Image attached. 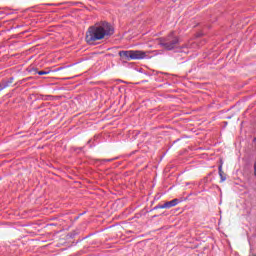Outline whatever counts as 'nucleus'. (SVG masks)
<instances>
[{
	"mask_svg": "<svg viewBox=\"0 0 256 256\" xmlns=\"http://www.w3.org/2000/svg\"><path fill=\"white\" fill-rule=\"evenodd\" d=\"M113 26L107 22H102L94 26H90L86 32V42L88 45H94L95 41H101L109 35H113Z\"/></svg>",
	"mask_w": 256,
	"mask_h": 256,
	"instance_id": "1",
	"label": "nucleus"
},
{
	"mask_svg": "<svg viewBox=\"0 0 256 256\" xmlns=\"http://www.w3.org/2000/svg\"><path fill=\"white\" fill-rule=\"evenodd\" d=\"M158 45H161V47L166 51H173V49H177V47H179V37L170 33L165 38H159Z\"/></svg>",
	"mask_w": 256,
	"mask_h": 256,
	"instance_id": "2",
	"label": "nucleus"
},
{
	"mask_svg": "<svg viewBox=\"0 0 256 256\" xmlns=\"http://www.w3.org/2000/svg\"><path fill=\"white\" fill-rule=\"evenodd\" d=\"M177 205H179V199L175 198L162 205L156 206L155 209H171V207H177Z\"/></svg>",
	"mask_w": 256,
	"mask_h": 256,
	"instance_id": "3",
	"label": "nucleus"
},
{
	"mask_svg": "<svg viewBox=\"0 0 256 256\" xmlns=\"http://www.w3.org/2000/svg\"><path fill=\"white\" fill-rule=\"evenodd\" d=\"M145 57H147V53L145 51L132 50V61L139 60V59H145Z\"/></svg>",
	"mask_w": 256,
	"mask_h": 256,
	"instance_id": "4",
	"label": "nucleus"
},
{
	"mask_svg": "<svg viewBox=\"0 0 256 256\" xmlns=\"http://www.w3.org/2000/svg\"><path fill=\"white\" fill-rule=\"evenodd\" d=\"M119 57L124 61H132V50H122L118 52Z\"/></svg>",
	"mask_w": 256,
	"mask_h": 256,
	"instance_id": "5",
	"label": "nucleus"
},
{
	"mask_svg": "<svg viewBox=\"0 0 256 256\" xmlns=\"http://www.w3.org/2000/svg\"><path fill=\"white\" fill-rule=\"evenodd\" d=\"M218 173H219V177H220V183H223L224 181H227V174H225V172L223 171V166L220 165L218 168Z\"/></svg>",
	"mask_w": 256,
	"mask_h": 256,
	"instance_id": "6",
	"label": "nucleus"
},
{
	"mask_svg": "<svg viewBox=\"0 0 256 256\" xmlns=\"http://www.w3.org/2000/svg\"><path fill=\"white\" fill-rule=\"evenodd\" d=\"M38 73V75H49V73H51V70H48V71H38L37 72Z\"/></svg>",
	"mask_w": 256,
	"mask_h": 256,
	"instance_id": "7",
	"label": "nucleus"
},
{
	"mask_svg": "<svg viewBox=\"0 0 256 256\" xmlns=\"http://www.w3.org/2000/svg\"><path fill=\"white\" fill-rule=\"evenodd\" d=\"M4 89H7V85L0 84V92L3 91Z\"/></svg>",
	"mask_w": 256,
	"mask_h": 256,
	"instance_id": "8",
	"label": "nucleus"
},
{
	"mask_svg": "<svg viewBox=\"0 0 256 256\" xmlns=\"http://www.w3.org/2000/svg\"><path fill=\"white\" fill-rule=\"evenodd\" d=\"M62 68H58L57 71H61Z\"/></svg>",
	"mask_w": 256,
	"mask_h": 256,
	"instance_id": "9",
	"label": "nucleus"
}]
</instances>
